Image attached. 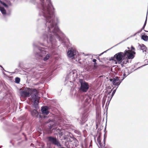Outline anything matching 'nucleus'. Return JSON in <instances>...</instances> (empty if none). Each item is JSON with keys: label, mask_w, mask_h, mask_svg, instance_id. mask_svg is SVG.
<instances>
[{"label": "nucleus", "mask_w": 148, "mask_h": 148, "mask_svg": "<svg viewBox=\"0 0 148 148\" xmlns=\"http://www.w3.org/2000/svg\"><path fill=\"white\" fill-rule=\"evenodd\" d=\"M32 45L33 53L37 59L45 61L49 59L50 55L48 53L46 54V51L44 50L45 48L39 47L35 42L33 43Z\"/></svg>", "instance_id": "obj_1"}, {"label": "nucleus", "mask_w": 148, "mask_h": 148, "mask_svg": "<svg viewBox=\"0 0 148 148\" xmlns=\"http://www.w3.org/2000/svg\"><path fill=\"white\" fill-rule=\"evenodd\" d=\"M79 82L80 84L79 88L80 92H87L89 87L88 84L83 79H79Z\"/></svg>", "instance_id": "obj_2"}, {"label": "nucleus", "mask_w": 148, "mask_h": 148, "mask_svg": "<svg viewBox=\"0 0 148 148\" xmlns=\"http://www.w3.org/2000/svg\"><path fill=\"white\" fill-rule=\"evenodd\" d=\"M1 4L5 8V9L3 7L1 6V12L3 16L5 17L9 16L11 15L10 11L8 13L6 12V10H8V5L5 2L1 1Z\"/></svg>", "instance_id": "obj_3"}, {"label": "nucleus", "mask_w": 148, "mask_h": 148, "mask_svg": "<svg viewBox=\"0 0 148 148\" xmlns=\"http://www.w3.org/2000/svg\"><path fill=\"white\" fill-rule=\"evenodd\" d=\"M31 90L29 88H25L21 90L20 93L21 97H29L30 95Z\"/></svg>", "instance_id": "obj_4"}, {"label": "nucleus", "mask_w": 148, "mask_h": 148, "mask_svg": "<svg viewBox=\"0 0 148 148\" xmlns=\"http://www.w3.org/2000/svg\"><path fill=\"white\" fill-rule=\"evenodd\" d=\"M100 130L98 128L97 130V133H99V135L97 138V140L98 143L99 144V145L97 144L98 147L99 148H107L105 146V140L106 139V136H105V134L104 136V143L103 144H102L101 143V140L100 139L101 134L100 133Z\"/></svg>", "instance_id": "obj_5"}, {"label": "nucleus", "mask_w": 148, "mask_h": 148, "mask_svg": "<svg viewBox=\"0 0 148 148\" xmlns=\"http://www.w3.org/2000/svg\"><path fill=\"white\" fill-rule=\"evenodd\" d=\"M76 54V49L75 48L73 47L69 48L67 53L68 57L71 59H75Z\"/></svg>", "instance_id": "obj_6"}, {"label": "nucleus", "mask_w": 148, "mask_h": 148, "mask_svg": "<svg viewBox=\"0 0 148 148\" xmlns=\"http://www.w3.org/2000/svg\"><path fill=\"white\" fill-rule=\"evenodd\" d=\"M114 57L119 64H121L125 58L124 52V53L119 52L114 55Z\"/></svg>", "instance_id": "obj_7"}, {"label": "nucleus", "mask_w": 148, "mask_h": 148, "mask_svg": "<svg viewBox=\"0 0 148 148\" xmlns=\"http://www.w3.org/2000/svg\"><path fill=\"white\" fill-rule=\"evenodd\" d=\"M136 54V52L134 51H131L130 50H125L124 51V56L127 59H132L134 58Z\"/></svg>", "instance_id": "obj_8"}, {"label": "nucleus", "mask_w": 148, "mask_h": 148, "mask_svg": "<svg viewBox=\"0 0 148 148\" xmlns=\"http://www.w3.org/2000/svg\"><path fill=\"white\" fill-rule=\"evenodd\" d=\"M48 141L52 144L57 145L58 147H61V145L56 138L51 136L48 137Z\"/></svg>", "instance_id": "obj_9"}, {"label": "nucleus", "mask_w": 148, "mask_h": 148, "mask_svg": "<svg viewBox=\"0 0 148 148\" xmlns=\"http://www.w3.org/2000/svg\"><path fill=\"white\" fill-rule=\"evenodd\" d=\"M77 73L75 71H72L67 75L66 78L71 81L75 80L76 78Z\"/></svg>", "instance_id": "obj_10"}, {"label": "nucleus", "mask_w": 148, "mask_h": 148, "mask_svg": "<svg viewBox=\"0 0 148 148\" xmlns=\"http://www.w3.org/2000/svg\"><path fill=\"white\" fill-rule=\"evenodd\" d=\"M110 80L112 82L114 86H118L121 84V82H119V78L118 77H115L113 79H110Z\"/></svg>", "instance_id": "obj_11"}, {"label": "nucleus", "mask_w": 148, "mask_h": 148, "mask_svg": "<svg viewBox=\"0 0 148 148\" xmlns=\"http://www.w3.org/2000/svg\"><path fill=\"white\" fill-rule=\"evenodd\" d=\"M32 115L34 117L42 118V116L39 113L37 110H33L31 111Z\"/></svg>", "instance_id": "obj_12"}, {"label": "nucleus", "mask_w": 148, "mask_h": 148, "mask_svg": "<svg viewBox=\"0 0 148 148\" xmlns=\"http://www.w3.org/2000/svg\"><path fill=\"white\" fill-rule=\"evenodd\" d=\"M47 123H48V125L49 131H51L55 128L56 125L54 121H50L49 120Z\"/></svg>", "instance_id": "obj_13"}, {"label": "nucleus", "mask_w": 148, "mask_h": 148, "mask_svg": "<svg viewBox=\"0 0 148 148\" xmlns=\"http://www.w3.org/2000/svg\"><path fill=\"white\" fill-rule=\"evenodd\" d=\"M49 108L47 106H42L41 108V112L43 114L47 115L49 113V111H48Z\"/></svg>", "instance_id": "obj_14"}, {"label": "nucleus", "mask_w": 148, "mask_h": 148, "mask_svg": "<svg viewBox=\"0 0 148 148\" xmlns=\"http://www.w3.org/2000/svg\"><path fill=\"white\" fill-rule=\"evenodd\" d=\"M87 116L84 114H83L81 118V120H80V124L81 125H83L87 120Z\"/></svg>", "instance_id": "obj_15"}, {"label": "nucleus", "mask_w": 148, "mask_h": 148, "mask_svg": "<svg viewBox=\"0 0 148 148\" xmlns=\"http://www.w3.org/2000/svg\"><path fill=\"white\" fill-rule=\"evenodd\" d=\"M138 48L141 50L143 51V52L144 51L146 52L147 49L146 46L143 44L140 45V44L138 43Z\"/></svg>", "instance_id": "obj_16"}, {"label": "nucleus", "mask_w": 148, "mask_h": 148, "mask_svg": "<svg viewBox=\"0 0 148 148\" xmlns=\"http://www.w3.org/2000/svg\"><path fill=\"white\" fill-rule=\"evenodd\" d=\"M30 95L31 96L32 99L34 101L35 100L39 99V97L38 96L36 93L35 94H33L32 93V94L31 95L30 94Z\"/></svg>", "instance_id": "obj_17"}, {"label": "nucleus", "mask_w": 148, "mask_h": 148, "mask_svg": "<svg viewBox=\"0 0 148 148\" xmlns=\"http://www.w3.org/2000/svg\"><path fill=\"white\" fill-rule=\"evenodd\" d=\"M130 74V73L128 71V69L127 68H126L124 70V73L122 78H123V79H124Z\"/></svg>", "instance_id": "obj_18"}, {"label": "nucleus", "mask_w": 148, "mask_h": 148, "mask_svg": "<svg viewBox=\"0 0 148 148\" xmlns=\"http://www.w3.org/2000/svg\"><path fill=\"white\" fill-rule=\"evenodd\" d=\"M38 100H35L34 101L33 106L36 109L38 108Z\"/></svg>", "instance_id": "obj_19"}, {"label": "nucleus", "mask_w": 148, "mask_h": 148, "mask_svg": "<svg viewBox=\"0 0 148 148\" xmlns=\"http://www.w3.org/2000/svg\"><path fill=\"white\" fill-rule=\"evenodd\" d=\"M141 39L145 41H147L148 40V36L145 35L144 33V34L142 35L141 36Z\"/></svg>", "instance_id": "obj_20"}, {"label": "nucleus", "mask_w": 148, "mask_h": 148, "mask_svg": "<svg viewBox=\"0 0 148 148\" xmlns=\"http://www.w3.org/2000/svg\"><path fill=\"white\" fill-rule=\"evenodd\" d=\"M70 136H66L64 138V139L66 140V141L67 142H71V140L70 138Z\"/></svg>", "instance_id": "obj_21"}, {"label": "nucleus", "mask_w": 148, "mask_h": 148, "mask_svg": "<svg viewBox=\"0 0 148 148\" xmlns=\"http://www.w3.org/2000/svg\"><path fill=\"white\" fill-rule=\"evenodd\" d=\"M20 81V79L18 77H16L15 78V82L17 84L19 83Z\"/></svg>", "instance_id": "obj_22"}, {"label": "nucleus", "mask_w": 148, "mask_h": 148, "mask_svg": "<svg viewBox=\"0 0 148 148\" xmlns=\"http://www.w3.org/2000/svg\"><path fill=\"white\" fill-rule=\"evenodd\" d=\"M147 15L146 20H145V23H144V25H143V27L142 28H141L142 30L144 29V30H145L144 29V28H145V26L146 25V23H147Z\"/></svg>", "instance_id": "obj_23"}, {"label": "nucleus", "mask_w": 148, "mask_h": 148, "mask_svg": "<svg viewBox=\"0 0 148 148\" xmlns=\"http://www.w3.org/2000/svg\"><path fill=\"white\" fill-rule=\"evenodd\" d=\"M64 131L63 129V130H61V132L58 134L60 138L63 135V133L64 132Z\"/></svg>", "instance_id": "obj_24"}, {"label": "nucleus", "mask_w": 148, "mask_h": 148, "mask_svg": "<svg viewBox=\"0 0 148 148\" xmlns=\"http://www.w3.org/2000/svg\"><path fill=\"white\" fill-rule=\"evenodd\" d=\"M128 60V59H126L125 58L123 60V64H126L128 62L129 60Z\"/></svg>", "instance_id": "obj_25"}, {"label": "nucleus", "mask_w": 148, "mask_h": 148, "mask_svg": "<svg viewBox=\"0 0 148 148\" xmlns=\"http://www.w3.org/2000/svg\"><path fill=\"white\" fill-rule=\"evenodd\" d=\"M1 68L2 69L1 70H2V72L3 73V74L4 75H6V74L3 72V71L4 70L5 71H6V72H8L6 71L4 69H3V67L1 65Z\"/></svg>", "instance_id": "obj_26"}, {"label": "nucleus", "mask_w": 148, "mask_h": 148, "mask_svg": "<svg viewBox=\"0 0 148 148\" xmlns=\"http://www.w3.org/2000/svg\"><path fill=\"white\" fill-rule=\"evenodd\" d=\"M129 38H127V39H126L123 40V41H122L121 42H120L119 43L117 44L116 45H115L114 46H113V47H115L116 46H117V45H118L121 44V43H122V42L125 41V40H127V39H128Z\"/></svg>", "instance_id": "obj_27"}, {"label": "nucleus", "mask_w": 148, "mask_h": 148, "mask_svg": "<svg viewBox=\"0 0 148 148\" xmlns=\"http://www.w3.org/2000/svg\"><path fill=\"white\" fill-rule=\"evenodd\" d=\"M116 90V89H115L113 91L112 94V95H111V98L110 100L111 99H112V98L113 96L114 95L115 93Z\"/></svg>", "instance_id": "obj_28"}, {"label": "nucleus", "mask_w": 148, "mask_h": 148, "mask_svg": "<svg viewBox=\"0 0 148 148\" xmlns=\"http://www.w3.org/2000/svg\"><path fill=\"white\" fill-rule=\"evenodd\" d=\"M63 129H61L60 128H58L57 129L56 132H58V134H59L61 132V130H63Z\"/></svg>", "instance_id": "obj_29"}, {"label": "nucleus", "mask_w": 148, "mask_h": 148, "mask_svg": "<svg viewBox=\"0 0 148 148\" xmlns=\"http://www.w3.org/2000/svg\"><path fill=\"white\" fill-rule=\"evenodd\" d=\"M75 133H77L78 135H80L81 134L80 132L79 131L75 130Z\"/></svg>", "instance_id": "obj_30"}, {"label": "nucleus", "mask_w": 148, "mask_h": 148, "mask_svg": "<svg viewBox=\"0 0 148 148\" xmlns=\"http://www.w3.org/2000/svg\"><path fill=\"white\" fill-rule=\"evenodd\" d=\"M97 63H94V67L95 69H96L97 68Z\"/></svg>", "instance_id": "obj_31"}, {"label": "nucleus", "mask_w": 148, "mask_h": 148, "mask_svg": "<svg viewBox=\"0 0 148 148\" xmlns=\"http://www.w3.org/2000/svg\"><path fill=\"white\" fill-rule=\"evenodd\" d=\"M115 58H114V56L113 57H111L109 60L110 61V60H114L115 61Z\"/></svg>", "instance_id": "obj_32"}, {"label": "nucleus", "mask_w": 148, "mask_h": 148, "mask_svg": "<svg viewBox=\"0 0 148 148\" xmlns=\"http://www.w3.org/2000/svg\"><path fill=\"white\" fill-rule=\"evenodd\" d=\"M105 100H104L103 99V100H102V105H103V106L104 105V104H105Z\"/></svg>", "instance_id": "obj_33"}, {"label": "nucleus", "mask_w": 148, "mask_h": 148, "mask_svg": "<svg viewBox=\"0 0 148 148\" xmlns=\"http://www.w3.org/2000/svg\"><path fill=\"white\" fill-rule=\"evenodd\" d=\"M145 65H146V64H145V65H142V66H140V67H139L138 68H137V69H135L134 71H135V70H137L138 69H139V68H141L142 67H143V66H145Z\"/></svg>", "instance_id": "obj_34"}, {"label": "nucleus", "mask_w": 148, "mask_h": 148, "mask_svg": "<svg viewBox=\"0 0 148 148\" xmlns=\"http://www.w3.org/2000/svg\"><path fill=\"white\" fill-rule=\"evenodd\" d=\"M131 51H133V50H134L135 49L134 47L132 46H131Z\"/></svg>", "instance_id": "obj_35"}, {"label": "nucleus", "mask_w": 148, "mask_h": 148, "mask_svg": "<svg viewBox=\"0 0 148 148\" xmlns=\"http://www.w3.org/2000/svg\"><path fill=\"white\" fill-rule=\"evenodd\" d=\"M92 61L93 62H94V63H97L96 62L97 61V60L96 59H93L92 60Z\"/></svg>", "instance_id": "obj_36"}, {"label": "nucleus", "mask_w": 148, "mask_h": 148, "mask_svg": "<svg viewBox=\"0 0 148 148\" xmlns=\"http://www.w3.org/2000/svg\"><path fill=\"white\" fill-rule=\"evenodd\" d=\"M106 51H104V52H103V53H101L100 54H99V56H101L102 55V54H103L104 53L106 52Z\"/></svg>", "instance_id": "obj_37"}, {"label": "nucleus", "mask_w": 148, "mask_h": 148, "mask_svg": "<svg viewBox=\"0 0 148 148\" xmlns=\"http://www.w3.org/2000/svg\"><path fill=\"white\" fill-rule=\"evenodd\" d=\"M40 44L41 45H42V46L47 47V46L46 45H44L43 43H41Z\"/></svg>", "instance_id": "obj_38"}, {"label": "nucleus", "mask_w": 148, "mask_h": 148, "mask_svg": "<svg viewBox=\"0 0 148 148\" xmlns=\"http://www.w3.org/2000/svg\"><path fill=\"white\" fill-rule=\"evenodd\" d=\"M142 30V29H141L138 31L137 32V33H140V32H141L142 31V30Z\"/></svg>", "instance_id": "obj_39"}, {"label": "nucleus", "mask_w": 148, "mask_h": 148, "mask_svg": "<svg viewBox=\"0 0 148 148\" xmlns=\"http://www.w3.org/2000/svg\"><path fill=\"white\" fill-rule=\"evenodd\" d=\"M83 132L84 134L86 132V130H83Z\"/></svg>", "instance_id": "obj_40"}, {"label": "nucleus", "mask_w": 148, "mask_h": 148, "mask_svg": "<svg viewBox=\"0 0 148 148\" xmlns=\"http://www.w3.org/2000/svg\"><path fill=\"white\" fill-rule=\"evenodd\" d=\"M124 79H123V78L122 79H121V80H119V82H121V83L122 82V81Z\"/></svg>", "instance_id": "obj_41"}, {"label": "nucleus", "mask_w": 148, "mask_h": 148, "mask_svg": "<svg viewBox=\"0 0 148 148\" xmlns=\"http://www.w3.org/2000/svg\"><path fill=\"white\" fill-rule=\"evenodd\" d=\"M124 79H123V78L122 79H121V80H119V82H121V83L122 82V81Z\"/></svg>", "instance_id": "obj_42"}, {"label": "nucleus", "mask_w": 148, "mask_h": 148, "mask_svg": "<svg viewBox=\"0 0 148 148\" xmlns=\"http://www.w3.org/2000/svg\"><path fill=\"white\" fill-rule=\"evenodd\" d=\"M112 90H111L110 91V92H109V93H108V95H110V93H111V92H112Z\"/></svg>", "instance_id": "obj_43"}, {"label": "nucleus", "mask_w": 148, "mask_h": 148, "mask_svg": "<svg viewBox=\"0 0 148 148\" xmlns=\"http://www.w3.org/2000/svg\"><path fill=\"white\" fill-rule=\"evenodd\" d=\"M97 59H98V60H99L100 62H101V61H100V58H99V57L97 58Z\"/></svg>", "instance_id": "obj_44"}, {"label": "nucleus", "mask_w": 148, "mask_h": 148, "mask_svg": "<svg viewBox=\"0 0 148 148\" xmlns=\"http://www.w3.org/2000/svg\"><path fill=\"white\" fill-rule=\"evenodd\" d=\"M98 123H96V128H97V125H98Z\"/></svg>", "instance_id": "obj_45"}, {"label": "nucleus", "mask_w": 148, "mask_h": 148, "mask_svg": "<svg viewBox=\"0 0 148 148\" xmlns=\"http://www.w3.org/2000/svg\"><path fill=\"white\" fill-rule=\"evenodd\" d=\"M144 31L146 32H148V31H146L145 30H144Z\"/></svg>", "instance_id": "obj_46"}, {"label": "nucleus", "mask_w": 148, "mask_h": 148, "mask_svg": "<svg viewBox=\"0 0 148 148\" xmlns=\"http://www.w3.org/2000/svg\"><path fill=\"white\" fill-rule=\"evenodd\" d=\"M137 33H136L135 34H134V36H135L136 34Z\"/></svg>", "instance_id": "obj_47"}, {"label": "nucleus", "mask_w": 148, "mask_h": 148, "mask_svg": "<svg viewBox=\"0 0 148 148\" xmlns=\"http://www.w3.org/2000/svg\"><path fill=\"white\" fill-rule=\"evenodd\" d=\"M60 148H66L64 147H61Z\"/></svg>", "instance_id": "obj_48"}, {"label": "nucleus", "mask_w": 148, "mask_h": 148, "mask_svg": "<svg viewBox=\"0 0 148 148\" xmlns=\"http://www.w3.org/2000/svg\"><path fill=\"white\" fill-rule=\"evenodd\" d=\"M23 134L24 135V136H25V135L24 134V133H23Z\"/></svg>", "instance_id": "obj_49"}, {"label": "nucleus", "mask_w": 148, "mask_h": 148, "mask_svg": "<svg viewBox=\"0 0 148 148\" xmlns=\"http://www.w3.org/2000/svg\"><path fill=\"white\" fill-rule=\"evenodd\" d=\"M18 66H19V67H20V65H19Z\"/></svg>", "instance_id": "obj_50"}, {"label": "nucleus", "mask_w": 148, "mask_h": 148, "mask_svg": "<svg viewBox=\"0 0 148 148\" xmlns=\"http://www.w3.org/2000/svg\"><path fill=\"white\" fill-rule=\"evenodd\" d=\"M115 63H116V64H117V62H115Z\"/></svg>", "instance_id": "obj_51"}, {"label": "nucleus", "mask_w": 148, "mask_h": 148, "mask_svg": "<svg viewBox=\"0 0 148 148\" xmlns=\"http://www.w3.org/2000/svg\"><path fill=\"white\" fill-rule=\"evenodd\" d=\"M70 80L69 79V81L70 82L71 80H70H70Z\"/></svg>", "instance_id": "obj_52"}, {"label": "nucleus", "mask_w": 148, "mask_h": 148, "mask_svg": "<svg viewBox=\"0 0 148 148\" xmlns=\"http://www.w3.org/2000/svg\"><path fill=\"white\" fill-rule=\"evenodd\" d=\"M148 63V62H147Z\"/></svg>", "instance_id": "obj_53"}]
</instances>
